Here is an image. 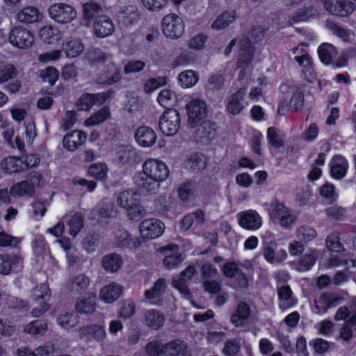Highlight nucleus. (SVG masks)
I'll return each instance as SVG.
<instances>
[{"label":"nucleus","mask_w":356,"mask_h":356,"mask_svg":"<svg viewBox=\"0 0 356 356\" xmlns=\"http://www.w3.org/2000/svg\"><path fill=\"white\" fill-rule=\"evenodd\" d=\"M262 34L261 28H253L239 42V52L237 61L238 67H245L252 59L253 43Z\"/></svg>","instance_id":"obj_1"},{"label":"nucleus","mask_w":356,"mask_h":356,"mask_svg":"<svg viewBox=\"0 0 356 356\" xmlns=\"http://www.w3.org/2000/svg\"><path fill=\"white\" fill-rule=\"evenodd\" d=\"M42 175L36 171L31 172L25 180L14 184L10 192L13 196L32 195L35 189L40 186Z\"/></svg>","instance_id":"obj_2"},{"label":"nucleus","mask_w":356,"mask_h":356,"mask_svg":"<svg viewBox=\"0 0 356 356\" xmlns=\"http://www.w3.org/2000/svg\"><path fill=\"white\" fill-rule=\"evenodd\" d=\"M181 116L175 110L169 108L161 115L159 120V129L165 136H174L180 128Z\"/></svg>","instance_id":"obj_3"},{"label":"nucleus","mask_w":356,"mask_h":356,"mask_svg":"<svg viewBox=\"0 0 356 356\" xmlns=\"http://www.w3.org/2000/svg\"><path fill=\"white\" fill-rule=\"evenodd\" d=\"M50 17L59 24L71 22L76 17V10L64 3H54L48 10Z\"/></svg>","instance_id":"obj_4"},{"label":"nucleus","mask_w":356,"mask_h":356,"mask_svg":"<svg viewBox=\"0 0 356 356\" xmlns=\"http://www.w3.org/2000/svg\"><path fill=\"white\" fill-rule=\"evenodd\" d=\"M143 14L135 3H128L120 7L117 13L120 24L124 26H131L142 19Z\"/></svg>","instance_id":"obj_5"},{"label":"nucleus","mask_w":356,"mask_h":356,"mask_svg":"<svg viewBox=\"0 0 356 356\" xmlns=\"http://www.w3.org/2000/svg\"><path fill=\"white\" fill-rule=\"evenodd\" d=\"M188 124L191 127H197L199 123L205 121L207 116L206 103L199 99H192L186 104Z\"/></svg>","instance_id":"obj_6"},{"label":"nucleus","mask_w":356,"mask_h":356,"mask_svg":"<svg viewBox=\"0 0 356 356\" xmlns=\"http://www.w3.org/2000/svg\"><path fill=\"white\" fill-rule=\"evenodd\" d=\"M163 33L170 38H178L184 33V24L181 17L175 14H169L163 18L161 23Z\"/></svg>","instance_id":"obj_7"},{"label":"nucleus","mask_w":356,"mask_h":356,"mask_svg":"<svg viewBox=\"0 0 356 356\" xmlns=\"http://www.w3.org/2000/svg\"><path fill=\"white\" fill-rule=\"evenodd\" d=\"M141 172L161 183L168 177L169 170L164 163L149 159L143 163Z\"/></svg>","instance_id":"obj_8"},{"label":"nucleus","mask_w":356,"mask_h":356,"mask_svg":"<svg viewBox=\"0 0 356 356\" xmlns=\"http://www.w3.org/2000/svg\"><path fill=\"white\" fill-rule=\"evenodd\" d=\"M9 42L19 49H26L32 46L34 37L32 33L25 28L14 27L8 36Z\"/></svg>","instance_id":"obj_9"},{"label":"nucleus","mask_w":356,"mask_h":356,"mask_svg":"<svg viewBox=\"0 0 356 356\" xmlns=\"http://www.w3.org/2000/svg\"><path fill=\"white\" fill-rule=\"evenodd\" d=\"M163 222L156 218L143 220L139 225L140 234L145 239H154L159 237L164 232Z\"/></svg>","instance_id":"obj_10"},{"label":"nucleus","mask_w":356,"mask_h":356,"mask_svg":"<svg viewBox=\"0 0 356 356\" xmlns=\"http://www.w3.org/2000/svg\"><path fill=\"white\" fill-rule=\"evenodd\" d=\"M324 7L329 13L340 17H348L355 9L354 3L348 0H326Z\"/></svg>","instance_id":"obj_11"},{"label":"nucleus","mask_w":356,"mask_h":356,"mask_svg":"<svg viewBox=\"0 0 356 356\" xmlns=\"http://www.w3.org/2000/svg\"><path fill=\"white\" fill-rule=\"evenodd\" d=\"M134 179L138 189L143 194H155L159 190L160 183L140 172L136 173Z\"/></svg>","instance_id":"obj_12"},{"label":"nucleus","mask_w":356,"mask_h":356,"mask_svg":"<svg viewBox=\"0 0 356 356\" xmlns=\"http://www.w3.org/2000/svg\"><path fill=\"white\" fill-rule=\"evenodd\" d=\"M237 216L239 225L245 229L256 230L261 226V218L255 210L242 211Z\"/></svg>","instance_id":"obj_13"},{"label":"nucleus","mask_w":356,"mask_h":356,"mask_svg":"<svg viewBox=\"0 0 356 356\" xmlns=\"http://www.w3.org/2000/svg\"><path fill=\"white\" fill-rule=\"evenodd\" d=\"M246 94V88H239L236 92L227 99L226 108L229 113L234 115H238L243 110L245 105L244 97Z\"/></svg>","instance_id":"obj_14"},{"label":"nucleus","mask_w":356,"mask_h":356,"mask_svg":"<svg viewBox=\"0 0 356 356\" xmlns=\"http://www.w3.org/2000/svg\"><path fill=\"white\" fill-rule=\"evenodd\" d=\"M121 79L120 67L111 63L108 65L106 70L97 77L96 82L99 85L111 86L119 83Z\"/></svg>","instance_id":"obj_15"},{"label":"nucleus","mask_w":356,"mask_h":356,"mask_svg":"<svg viewBox=\"0 0 356 356\" xmlns=\"http://www.w3.org/2000/svg\"><path fill=\"white\" fill-rule=\"evenodd\" d=\"M263 254L265 259L270 264L281 263L287 257L286 252L282 248H278L275 241L265 243Z\"/></svg>","instance_id":"obj_16"},{"label":"nucleus","mask_w":356,"mask_h":356,"mask_svg":"<svg viewBox=\"0 0 356 356\" xmlns=\"http://www.w3.org/2000/svg\"><path fill=\"white\" fill-rule=\"evenodd\" d=\"M115 27L112 20L106 15H99L95 19L93 32L98 38H105L111 35Z\"/></svg>","instance_id":"obj_17"},{"label":"nucleus","mask_w":356,"mask_h":356,"mask_svg":"<svg viewBox=\"0 0 356 356\" xmlns=\"http://www.w3.org/2000/svg\"><path fill=\"white\" fill-rule=\"evenodd\" d=\"M96 305V295L92 293H89L76 300L75 309L81 314L90 315L95 312Z\"/></svg>","instance_id":"obj_18"},{"label":"nucleus","mask_w":356,"mask_h":356,"mask_svg":"<svg viewBox=\"0 0 356 356\" xmlns=\"http://www.w3.org/2000/svg\"><path fill=\"white\" fill-rule=\"evenodd\" d=\"M167 288V281L164 278H159L154 284L152 289L145 291V298L150 304L160 305L161 304V296L164 294Z\"/></svg>","instance_id":"obj_19"},{"label":"nucleus","mask_w":356,"mask_h":356,"mask_svg":"<svg viewBox=\"0 0 356 356\" xmlns=\"http://www.w3.org/2000/svg\"><path fill=\"white\" fill-rule=\"evenodd\" d=\"M343 301L342 297L336 296L332 293H323L318 300L315 301V307L318 313L326 312L330 308L336 307Z\"/></svg>","instance_id":"obj_20"},{"label":"nucleus","mask_w":356,"mask_h":356,"mask_svg":"<svg viewBox=\"0 0 356 356\" xmlns=\"http://www.w3.org/2000/svg\"><path fill=\"white\" fill-rule=\"evenodd\" d=\"M135 138L140 146L149 147L156 143V135L152 128L147 126H141L136 129Z\"/></svg>","instance_id":"obj_21"},{"label":"nucleus","mask_w":356,"mask_h":356,"mask_svg":"<svg viewBox=\"0 0 356 356\" xmlns=\"http://www.w3.org/2000/svg\"><path fill=\"white\" fill-rule=\"evenodd\" d=\"M197 137L200 141L208 143L213 138L216 133V124L211 121H203L197 125Z\"/></svg>","instance_id":"obj_22"},{"label":"nucleus","mask_w":356,"mask_h":356,"mask_svg":"<svg viewBox=\"0 0 356 356\" xmlns=\"http://www.w3.org/2000/svg\"><path fill=\"white\" fill-rule=\"evenodd\" d=\"M164 356H191L186 344L179 339L165 343Z\"/></svg>","instance_id":"obj_23"},{"label":"nucleus","mask_w":356,"mask_h":356,"mask_svg":"<svg viewBox=\"0 0 356 356\" xmlns=\"http://www.w3.org/2000/svg\"><path fill=\"white\" fill-rule=\"evenodd\" d=\"M165 317L163 314L156 309H148L144 312V324L154 330H159L164 323Z\"/></svg>","instance_id":"obj_24"},{"label":"nucleus","mask_w":356,"mask_h":356,"mask_svg":"<svg viewBox=\"0 0 356 356\" xmlns=\"http://www.w3.org/2000/svg\"><path fill=\"white\" fill-rule=\"evenodd\" d=\"M122 292V287L115 282L103 287L99 293V298L106 303H113L118 299Z\"/></svg>","instance_id":"obj_25"},{"label":"nucleus","mask_w":356,"mask_h":356,"mask_svg":"<svg viewBox=\"0 0 356 356\" xmlns=\"http://www.w3.org/2000/svg\"><path fill=\"white\" fill-rule=\"evenodd\" d=\"M42 15L35 7H26L16 15L18 22L23 24H33L41 20Z\"/></svg>","instance_id":"obj_26"},{"label":"nucleus","mask_w":356,"mask_h":356,"mask_svg":"<svg viewBox=\"0 0 356 356\" xmlns=\"http://www.w3.org/2000/svg\"><path fill=\"white\" fill-rule=\"evenodd\" d=\"M140 245L138 238H132L125 230H118L115 233V245L119 248H137Z\"/></svg>","instance_id":"obj_27"},{"label":"nucleus","mask_w":356,"mask_h":356,"mask_svg":"<svg viewBox=\"0 0 356 356\" xmlns=\"http://www.w3.org/2000/svg\"><path fill=\"white\" fill-rule=\"evenodd\" d=\"M79 334L88 339H93L97 341H102L106 338V333L101 325H90L81 327Z\"/></svg>","instance_id":"obj_28"},{"label":"nucleus","mask_w":356,"mask_h":356,"mask_svg":"<svg viewBox=\"0 0 356 356\" xmlns=\"http://www.w3.org/2000/svg\"><path fill=\"white\" fill-rule=\"evenodd\" d=\"M86 140V134L81 131H74L65 136L63 146L68 150L73 151L81 145Z\"/></svg>","instance_id":"obj_29"},{"label":"nucleus","mask_w":356,"mask_h":356,"mask_svg":"<svg viewBox=\"0 0 356 356\" xmlns=\"http://www.w3.org/2000/svg\"><path fill=\"white\" fill-rule=\"evenodd\" d=\"M348 167V163L344 157L334 156L330 163L331 175L335 179H341L346 175Z\"/></svg>","instance_id":"obj_30"},{"label":"nucleus","mask_w":356,"mask_h":356,"mask_svg":"<svg viewBox=\"0 0 356 356\" xmlns=\"http://www.w3.org/2000/svg\"><path fill=\"white\" fill-rule=\"evenodd\" d=\"M123 264L122 257L117 253L104 255L102 259V268L108 273L118 272Z\"/></svg>","instance_id":"obj_31"},{"label":"nucleus","mask_w":356,"mask_h":356,"mask_svg":"<svg viewBox=\"0 0 356 356\" xmlns=\"http://www.w3.org/2000/svg\"><path fill=\"white\" fill-rule=\"evenodd\" d=\"M172 251L173 252L170 254H166L163 259V263L165 268L172 269L176 268L183 261V258L179 254L178 250V246L176 245H169L163 248V251Z\"/></svg>","instance_id":"obj_32"},{"label":"nucleus","mask_w":356,"mask_h":356,"mask_svg":"<svg viewBox=\"0 0 356 356\" xmlns=\"http://www.w3.org/2000/svg\"><path fill=\"white\" fill-rule=\"evenodd\" d=\"M1 169L6 173L13 174L24 170V163L17 156H8L1 162Z\"/></svg>","instance_id":"obj_33"},{"label":"nucleus","mask_w":356,"mask_h":356,"mask_svg":"<svg viewBox=\"0 0 356 356\" xmlns=\"http://www.w3.org/2000/svg\"><path fill=\"white\" fill-rule=\"evenodd\" d=\"M250 315V308L245 302H240L236 312L231 316V322L235 326L238 327L244 324Z\"/></svg>","instance_id":"obj_34"},{"label":"nucleus","mask_w":356,"mask_h":356,"mask_svg":"<svg viewBox=\"0 0 356 356\" xmlns=\"http://www.w3.org/2000/svg\"><path fill=\"white\" fill-rule=\"evenodd\" d=\"M63 50L66 56L75 58L83 51L84 47L80 39L69 38L63 44Z\"/></svg>","instance_id":"obj_35"},{"label":"nucleus","mask_w":356,"mask_h":356,"mask_svg":"<svg viewBox=\"0 0 356 356\" xmlns=\"http://www.w3.org/2000/svg\"><path fill=\"white\" fill-rule=\"evenodd\" d=\"M139 200L138 195L131 190L121 192L117 197L118 204L127 210Z\"/></svg>","instance_id":"obj_36"},{"label":"nucleus","mask_w":356,"mask_h":356,"mask_svg":"<svg viewBox=\"0 0 356 356\" xmlns=\"http://www.w3.org/2000/svg\"><path fill=\"white\" fill-rule=\"evenodd\" d=\"M236 19V13L234 10L226 11L220 15L211 24V28L219 31L224 29L232 24Z\"/></svg>","instance_id":"obj_37"},{"label":"nucleus","mask_w":356,"mask_h":356,"mask_svg":"<svg viewBox=\"0 0 356 356\" xmlns=\"http://www.w3.org/2000/svg\"><path fill=\"white\" fill-rule=\"evenodd\" d=\"M47 330V324L43 320H34L24 327V332L33 337L43 335Z\"/></svg>","instance_id":"obj_38"},{"label":"nucleus","mask_w":356,"mask_h":356,"mask_svg":"<svg viewBox=\"0 0 356 356\" xmlns=\"http://www.w3.org/2000/svg\"><path fill=\"white\" fill-rule=\"evenodd\" d=\"M21 263V259L15 254H0V273L8 275L12 266Z\"/></svg>","instance_id":"obj_39"},{"label":"nucleus","mask_w":356,"mask_h":356,"mask_svg":"<svg viewBox=\"0 0 356 356\" xmlns=\"http://www.w3.org/2000/svg\"><path fill=\"white\" fill-rule=\"evenodd\" d=\"M290 210L282 202L273 200L269 205L268 214L271 219L279 220Z\"/></svg>","instance_id":"obj_40"},{"label":"nucleus","mask_w":356,"mask_h":356,"mask_svg":"<svg viewBox=\"0 0 356 356\" xmlns=\"http://www.w3.org/2000/svg\"><path fill=\"white\" fill-rule=\"evenodd\" d=\"M318 52L321 60L326 65L330 64L337 54L335 47L329 43L321 44L318 47Z\"/></svg>","instance_id":"obj_41"},{"label":"nucleus","mask_w":356,"mask_h":356,"mask_svg":"<svg viewBox=\"0 0 356 356\" xmlns=\"http://www.w3.org/2000/svg\"><path fill=\"white\" fill-rule=\"evenodd\" d=\"M83 19L90 22L92 19H96L103 13L102 7L97 3L90 1L83 6Z\"/></svg>","instance_id":"obj_42"},{"label":"nucleus","mask_w":356,"mask_h":356,"mask_svg":"<svg viewBox=\"0 0 356 356\" xmlns=\"http://www.w3.org/2000/svg\"><path fill=\"white\" fill-rule=\"evenodd\" d=\"M187 165L192 171L200 172L207 166L206 157L203 154H193L188 159Z\"/></svg>","instance_id":"obj_43"},{"label":"nucleus","mask_w":356,"mask_h":356,"mask_svg":"<svg viewBox=\"0 0 356 356\" xmlns=\"http://www.w3.org/2000/svg\"><path fill=\"white\" fill-rule=\"evenodd\" d=\"M112 58V54L103 51L100 49L93 48L87 53L88 60L93 64L104 63Z\"/></svg>","instance_id":"obj_44"},{"label":"nucleus","mask_w":356,"mask_h":356,"mask_svg":"<svg viewBox=\"0 0 356 356\" xmlns=\"http://www.w3.org/2000/svg\"><path fill=\"white\" fill-rule=\"evenodd\" d=\"M69 233L75 237L84 225V216L81 213H75L70 219L68 223Z\"/></svg>","instance_id":"obj_45"},{"label":"nucleus","mask_w":356,"mask_h":356,"mask_svg":"<svg viewBox=\"0 0 356 356\" xmlns=\"http://www.w3.org/2000/svg\"><path fill=\"white\" fill-rule=\"evenodd\" d=\"M316 231L309 225H301L296 229V238L304 243L313 240L316 236Z\"/></svg>","instance_id":"obj_46"},{"label":"nucleus","mask_w":356,"mask_h":356,"mask_svg":"<svg viewBox=\"0 0 356 356\" xmlns=\"http://www.w3.org/2000/svg\"><path fill=\"white\" fill-rule=\"evenodd\" d=\"M198 81V74L193 70H186L179 74V81L183 88H191Z\"/></svg>","instance_id":"obj_47"},{"label":"nucleus","mask_w":356,"mask_h":356,"mask_svg":"<svg viewBox=\"0 0 356 356\" xmlns=\"http://www.w3.org/2000/svg\"><path fill=\"white\" fill-rule=\"evenodd\" d=\"M197 186L193 182H186L179 189L178 193L179 198L183 202H188L193 198L196 193Z\"/></svg>","instance_id":"obj_48"},{"label":"nucleus","mask_w":356,"mask_h":356,"mask_svg":"<svg viewBox=\"0 0 356 356\" xmlns=\"http://www.w3.org/2000/svg\"><path fill=\"white\" fill-rule=\"evenodd\" d=\"M267 140L268 143L275 148L284 146V142L280 131L275 127H270L267 130Z\"/></svg>","instance_id":"obj_49"},{"label":"nucleus","mask_w":356,"mask_h":356,"mask_svg":"<svg viewBox=\"0 0 356 356\" xmlns=\"http://www.w3.org/2000/svg\"><path fill=\"white\" fill-rule=\"evenodd\" d=\"M189 282L182 274L174 277L172 279V285L187 299L191 298V292L188 287Z\"/></svg>","instance_id":"obj_50"},{"label":"nucleus","mask_w":356,"mask_h":356,"mask_svg":"<svg viewBox=\"0 0 356 356\" xmlns=\"http://www.w3.org/2000/svg\"><path fill=\"white\" fill-rule=\"evenodd\" d=\"M157 100L163 108H170L175 102L176 95L170 90L164 89L159 92Z\"/></svg>","instance_id":"obj_51"},{"label":"nucleus","mask_w":356,"mask_h":356,"mask_svg":"<svg viewBox=\"0 0 356 356\" xmlns=\"http://www.w3.org/2000/svg\"><path fill=\"white\" fill-rule=\"evenodd\" d=\"M17 75V70L12 64H0V83H3L14 79Z\"/></svg>","instance_id":"obj_52"},{"label":"nucleus","mask_w":356,"mask_h":356,"mask_svg":"<svg viewBox=\"0 0 356 356\" xmlns=\"http://www.w3.org/2000/svg\"><path fill=\"white\" fill-rule=\"evenodd\" d=\"M165 343L158 340L148 342L145 346V352L148 356H164Z\"/></svg>","instance_id":"obj_53"},{"label":"nucleus","mask_w":356,"mask_h":356,"mask_svg":"<svg viewBox=\"0 0 356 356\" xmlns=\"http://www.w3.org/2000/svg\"><path fill=\"white\" fill-rule=\"evenodd\" d=\"M90 284L89 278L84 274H79L72 277L71 287L72 290L77 292L86 290Z\"/></svg>","instance_id":"obj_54"},{"label":"nucleus","mask_w":356,"mask_h":356,"mask_svg":"<svg viewBox=\"0 0 356 356\" xmlns=\"http://www.w3.org/2000/svg\"><path fill=\"white\" fill-rule=\"evenodd\" d=\"M327 248L333 252H341L344 250L343 245L339 240V234L337 232L331 233L326 238Z\"/></svg>","instance_id":"obj_55"},{"label":"nucleus","mask_w":356,"mask_h":356,"mask_svg":"<svg viewBox=\"0 0 356 356\" xmlns=\"http://www.w3.org/2000/svg\"><path fill=\"white\" fill-rule=\"evenodd\" d=\"M109 117V109L108 108H104L99 111L98 112L94 113L92 115H91L88 120H86L85 124L87 126H93L99 124L108 119Z\"/></svg>","instance_id":"obj_56"},{"label":"nucleus","mask_w":356,"mask_h":356,"mask_svg":"<svg viewBox=\"0 0 356 356\" xmlns=\"http://www.w3.org/2000/svg\"><path fill=\"white\" fill-rule=\"evenodd\" d=\"M33 298L35 302L42 300V302H47L50 298V290L48 284L43 283L35 286L33 291Z\"/></svg>","instance_id":"obj_57"},{"label":"nucleus","mask_w":356,"mask_h":356,"mask_svg":"<svg viewBox=\"0 0 356 356\" xmlns=\"http://www.w3.org/2000/svg\"><path fill=\"white\" fill-rule=\"evenodd\" d=\"M167 84L166 76H156L149 79L144 85V91L150 93L158 88Z\"/></svg>","instance_id":"obj_58"},{"label":"nucleus","mask_w":356,"mask_h":356,"mask_svg":"<svg viewBox=\"0 0 356 356\" xmlns=\"http://www.w3.org/2000/svg\"><path fill=\"white\" fill-rule=\"evenodd\" d=\"M58 323L65 329H70L75 326L78 323V318L72 313L66 312L63 314H60L58 319Z\"/></svg>","instance_id":"obj_59"},{"label":"nucleus","mask_w":356,"mask_h":356,"mask_svg":"<svg viewBox=\"0 0 356 356\" xmlns=\"http://www.w3.org/2000/svg\"><path fill=\"white\" fill-rule=\"evenodd\" d=\"M135 313V303L131 300H126L122 303L118 313V316L123 319H128L133 316Z\"/></svg>","instance_id":"obj_60"},{"label":"nucleus","mask_w":356,"mask_h":356,"mask_svg":"<svg viewBox=\"0 0 356 356\" xmlns=\"http://www.w3.org/2000/svg\"><path fill=\"white\" fill-rule=\"evenodd\" d=\"M118 159L123 163H131L135 161L136 152L131 147H123L118 152Z\"/></svg>","instance_id":"obj_61"},{"label":"nucleus","mask_w":356,"mask_h":356,"mask_svg":"<svg viewBox=\"0 0 356 356\" xmlns=\"http://www.w3.org/2000/svg\"><path fill=\"white\" fill-rule=\"evenodd\" d=\"M317 15L316 10L313 7L305 8L296 13L292 18L293 22H303L315 17Z\"/></svg>","instance_id":"obj_62"},{"label":"nucleus","mask_w":356,"mask_h":356,"mask_svg":"<svg viewBox=\"0 0 356 356\" xmlns=\"http://www.w3.org/2000/svg\"><path fill=\"white\" fill-rule=\"evenodd\" d=\"M15 330V325L9 319L0 318V338L10 337Z\"/></svg>","instance_id":"obj_63"},{"label":"nucleus","mask_w":356,"mask_h":356,"mask_svg":"<svg viewBox=\"0 0 356 356\" xmlns=\"http://www.w3.org/2000/svg\"><path fill=\"white\" fill-rule=\"evenodd\" d=\"M241 348L240 340L235 339L227 341L222 349L223 353L226 356H236Z\"/></svg>","instance_id":"obj_64"}]
</instances>
